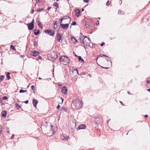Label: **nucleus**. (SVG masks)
Masks as SVG:
<instances>
[{"label":"nucleus","mask_w":150,"mask_h":150,"mask_svg":"<svg viewBox=\"0 0 150 150\" xmlns=\"http://www.w3.org/2000/svg\"><path fill=\"white\" fill-rule=\"evenodd\" d=\"M76 24V23L75 22H73L71 24V25H75Z\"/></svg>","instance_id":"36"},{"label":"nucleus","mask_w":150,"mask_h":150,"mask_svg":"<svg viewBox=\"0 0 150 150\" xmlns=\"http://www.w3.org/2000/svg\"><path fill=\"white\" fill-rule=\"evenodd\" d=\"M74 13L76 16L78 17L79 16L80 11L78 9H76L74 11Z\"/></svg>","instance_id":"11"},{"label":"nucleus","mask_w":150,"mask_h":150,"mask_svg":"<svg viewBox=\"0 0 150 150\" xmlns=\"http://www.w3.org/2000/svg\"><path fill=\"white\" fill-rule=\"evenodd\" d=\"M27 92V91L24 90H22V89L20 90L19 91V92L20 93H23V92Z\"/></svg>","instance_id":"26"},{"label":"nucleus","mask_w":150,"mask_h":150,"mask_svg":"<svg viewBox=\"0 0 150 150\" xmlns=\"http://www.w3.org/2000/svg\"><path fill=\"white\" fill-rule=\"evenodd\" d=\"M79 61L81 60V61L83 62L84 61L82 59L81 57V56L79 57Z\"/></svg>","instance_id":"30"},{"label":"nucleus","mask_w":150,"mask_h":150,"mask_svg":"<svg viewBox=\"0 0 150 150\" xmlns=\"http://www.w3.org/2000/svg\"><path fill=\"white\" fill-rule=\"evenodd\" d=\"M51 127L53 131V133H55V130L57 129V128L56 127L53 128V127L52 125H51Z\"/></svg>","instance_id":"19"},{"label":"nucleus","mask_w":150,"mask_h":150,"mask_svg":"<svg viewBox=\"0 0 150 150\" xmlns=\"http://www.w3.org/2000/svg\"><path fill=\"white\" fill-rule=\"evenodd\" d=\"M99 19H100V18H99Z\"/></svg>","instance_id":"63"},{"label":"nucleus","mask_w":150,"mask_h":150,"mask_svg":"<svg viewBox=\"0 0 150 150\" xmlns=\"http://www.w3.org/2000/svg\"><path fill=\"white\" fill-rule=\"evenodd\" d=\"M21 57L22 58H23L24 57V56L23 55H21Z\"/></svg>","instance_id":"52"},{"label":"nucleus","mask_w":150,"mask_h":150,"mask_svg":"<svg viewBox=\"0 0 150 150\" xmlns=\"http://www.w3.org/2000/svg\"><path fill=\"white\" fill-rule=\"evenodd\" d=\"M129 132V131H128V132H127V134H128V133Z\"/></svg>","instance_id":"59"},{"label":"nucleus","mask_w":150,"mask_h":150,"mask_svg":"<svg viewBox=\"0 0 150 150\" xmlns=\"http://www.w3.org/2000/svg\"><path fill=\"white\" fill-rule=\"evenodd\" d=\"M107 58H107V59H106V60H107V62H109V60H108V57H107Z\"/></svg>","instance_id":"53"},{"label":"nucleus","mask_w":150,"mask_h":150,"mask_svg":"<svg viewBox=\"0 0 150 150\" xmlns=\"http://www.w3.org/2000/svg\"><path fill=\"white\" fill-rule=\"evenodd\" d=\"M39 54V52L36 51H34L31 52V54L32 55L35 57L38 55Z\"/></svg>","instance_id":"9"},{"label":"nucleus","mask_w":150,"mask_h":150,"mask_svg":"<svg viewBox=\"0 0 150 150\" xmlns=\"http://www.w3.org/2000/svg\"><path fill=\"white\" fill-rule=\"evenodd\" d=\"M45 33L51 36H53L54 34V31L50 30H46L45 31Z\"/></svg>","instance_id":"5"},{"label":"nucleus","mask_w":150,"mask_h":150,"mask_svg":"<svg viewBox=\"0 0 150 150\" xmlns=\"http://www.w3.org/2000/svg\"><path fill=\"white\" fill-rule=\"evenodd\" d=\"M64 19H65V18L64 17V18H62V19H60V21H61V22H60V25H61V23H62V21H64Z\"/></svg>","instance_id":"29"},{"label":"nucleus","mask_w":150,"mask_h":150,"mask_svg":"<svg viewBox=\"0 0 150 150\" xmlns=\"http://www.w3.org/2000/svg\"><path fill=\"white\" fill-rule=\"evenodd\" d=\"M38 58L39 59H41L42 58V57H41V56H39V57H38Z\"/></svg>","instance_id":"44"},{"label":"nucleus","mask_w":150,"mask_h":150,"mask_svg":"<svg viewBox=\"0 0 150 150\" xmlns=\"http://www.w3.org/2000/svg\"><path fill=\"white\" fill-rule=\"evenodd\" d=\"M31 88L32 90L33 91L35 90V87L34 86H31Z\"/></svg>","instance_id":"35"},{"label":"nucleus","mask_w":150,"mask_h":150,"mask_svg":"<svg viewBox=\"0 0 150 150\" xmlns=\"http://www.w3.org/2000/svg\"><path fill=\"white\" fill-rule=\"evenodd\" d=\"M128 93L129 94H130V93L129 92H128Z\"/></svg>","instance_id":"55"},{"label":"nucleus","mask_w":150,"mask_h":150,"mask_svg":"<svg viewBox=\"0 0 150 150\" xmlns=\"http://www.w3.org/2000/svg\"><path fill=\"white\" fill-rule=\"evenodd\" d=\"M7 112L6 111L4 110L2 112V116L3 117H6V116Z\"/></svg>","instance_id":"15"},{"label":"nucleus","mask_w":150,"mask_h":150,"mask_svg":"<svg viewBox=\"0 0 150 150\" xmlns=\"http://www.w3.org/2000/svg\"><path fill=\"white\" fill-rule=\"evenodd\" d=\"M68 89L65 86H64L62 89L61 91L62 93L65 95H66L67 93Z\"/></svg>","instance_id":"6"},{"label":"nucleus","mask_w":150,"mask_h":150,"mask_svg":"<svg viewBox=\"0 0 150 150\" xmlns=\"http://www.w3.org/2000/svg\"><path fill=\"white\" fill-rule=\"evenodd\" d=\"M33 105L35 108H36V105L38 103V102L35 99H34L33 100Z\"/></svg>","instance_id":"16"},{"label":"nucleus","mask_w":150,"mask_h":150,"mask_svg":"<svg viewBox=\"0 0 150 150\" xmlns=\"http://www.w3.org/2000/svg\"><path fill=\"white\" fill-rule=\"evenodd\" d=\"M71 21V19L69 17H68L67 18H65V19L64 21V23H69Z\"/></svg>","instance_id":"10"},{"label":"nucleus","mask_w":150,"mask_h":150,"mask_svg":"<svg viewBox=\"0 0 150 150\" xmlns=\"http://www.w3.org/2000/svg\"><path fill=\"white\" fill-rule=\"evenodd\" d=\"M147 90L149 91H150V89H147Z\"/></svg>","instance_id":"54"},{"label":"nucleus","mask_w":150,"mask_h":150,"mask_svg":"<svg viewBox=\"0 0 150 150\" xmlns=\"http://www.w3.org/2000/svg\"><path fill=\"white\" fill-rule=\"evenodd\" d=\"M8 99V98L6 96H4L3 97V99L4 100H6Z\"/></svg>","instance_id":"31"},{"label":"nucleus","mask_w":150,"mask_h":150,"mask_svg":"<svg viewBox=\"0 0 150 150\" xmlns=\"http://www.w3.org/2000/svg\"><path fill=\"white\" fill-rule=\"evenodd\" d=\"M83 42L85 46H88L90 47L93 46V44L90 38L86 36L85 37L83 40Z\"/></svg>","instance_id":"2"},{"label":"nucleus","mask_w":150,"mask_h":150,"mask_svg":"<svg viewBox=\"0 0 150 150\" xmlns=\"http://www.w3.org/2000/svg\"><path fill=\"white\" fill-rule=\"evenodd\" d=\"M43 9L42 8H39L38 9V11H42V10H43Z\"/></svg>","instance_id":"33"},{"label":"nucleus","mask_w":150,"mask_h":150,"mask_svg":"<svg viewBox=\"0 0 150 150\" xmlns=\"http://www.w3.org/2000/svg\"><path fill=\"white\" fill-rule=\"evenodd\" d=\"M40 32V30H38L37 32H35L34 34L36 35H38L39 34Z\"/></svg>","instance_id":"25"},{"label":"nucleus","mask_w":150,"mask_h":150,"mask_svg":"<svg viewBox=\"0 0 150 150\" xmlns=\"http://www.w3.org/2000/svg\"><path fill=\"white\" fill-rule=\"evenodd\" d=\"M85 26L87 28H89V25L88 23L85 24Z\"/></svg>","instance_id":"34"},{"label":"nucleus","mask_w":150,"mask_h":150,"mask_svg":"<svg viewBox=\"0 0 150 150\" xmlns=\"http://www.w3.org/2000/svg\"><path fill=\"white\" fill-rule=\"evenodd\" d=\"M53 5L54 6H56L57 8H58L59 7V4L58 3H57L56 2H55L54 3Z\"/></svg>","instance_id":"23"},{"label":"nucleus","mask_w":150,"mask_h":150,"mask_svg":"<svg viewBox=\"0 0 150 150\" xmlns=\"http://www.w3.org/2000/svg\"><path fill=\"white\" fill-rule=\"evenodd\" d=\"M105 57L108 58H109V57L107 56H106L105 55L103 54H100L98 56V57L97 59L98 58H99L100 57Z\"/></svg>","instance_id":"18"},{"label":"nucleus","mask_w":150,"mask_h":150,"mask_svg":"<svg viewBox=\"0 0 150 150\" xmlns=\"http://www.w3.org/2000/svg\"><path fill=\"white\" fill-rule=\"evenodd\" d=\"M45 123H46V124H47L48 122H45Z\"/></svg>","instance_id":"58"},{"label":"nucleus","mask_w":150,"mask_h":150,"mask_svg":"<svg viewBox=\"0 0 150 150\" xmlns=\"http://www.w3.org/2000/svg\"><path fill=\"white\" fill-rule=\"evenodd\" d=\"M27 25L28 29L29 30H32L34 28V24H32L29 23Z\"/></svg>","instance_id":"13"},{"label":"nucleus","mask_w":150,"mask_h":150,"mask_svg":"<svg viewBox=\"0 0 150 150\" xmlns=\"http://www.w3.org/2000/svg\"><path fill=\"white\" fill-rule=\"evenodd\" d=\"M118 13L119 14H123V13H124V12L123 11H118Z\"/></svg>","instance_id":"28"},{"label":"nucleus","mask_w":150,"mask_h":150,"mask_svg":"<svg viewBox=\"0 0 150 150\" xmlns=\"http://www.w3.org/2000/svg\"><path fill=\"white\" fill-rule=\"evenodd\" d=\"M57 11V9H56V10H55V11Z\"/></svg>","instance_id":"61"},{"label":"nucleus","mask_w":150,"mask_h":150,"mask_svg":"<svg viewBox=\"0 0 150 150\" xmlns=\"http://www.w3.org/2000/svg\"><path fill=\"white\" fill-rule=\"evenodd\" d=\"M4 78V76L3 75H0V82L3 80Z\"/></svg>","instance_id":"22"},{"label":"nucleus","mask_w":150,"mask_h":150,"mask_svg":"<svg viewBox=\"0 0 150 150\" xmlns=\"http://www.w3.org/2000/svg\"><path fill=\"white\" fill-rule=\"evenodd\" d=\"M59 60L62 64L65 65H68L69 63V60L66 56H63L59 58Z\"/></svg>","instance_id":"3"},{"label":"nucleus","mask_w":150,"mask_h":150,"mask_svg":"<svg viewBox=\"0 0 150 150\" xmlns=\"http://www.w3.org/2000/svg\"><path fill=\"white\" fill-rule=\"evenodd\" d=\"M61 139L64 141H67L68 140L69 138L68 136L65 134L61 135L60 136Z\"/></svg>","instance_id":"4"},{"label":"nucleus","mask_w":150,"mask_h":150,"mask_svg":"<svg viewBox=\"0 0 150 150\" xmlns=\"http://www.w3.org/2000/svg\"><path fill=\"white\" fill-rule=\"evenodd\" d=\"M97 22H98V23H97V25H99V21H98Z\"/></svg>","instance_id":"47"},{"label":"nucleus","mask_w":150,"mask_h":150,"mask_svg":"<svg viewBox=\"0 0 150 150\" xmlns=\"http://www.w3.org/2000/svg\"><path fill=\"white\" fill-rule=\"evenodd\" d=\"M10 74V73L8 72L6 75V77L8 78V80H9L10 78V77L9 76Z\"/></svg>","instance_id":"24"},{"label":"nucleus","mask_w":150,"mask_h":150,"mask_svg":"<svg viewBox=\"0 0 150 150\" xmlns=\"http://www.w3.org/2000/svg\"><path fill=\"white\" fill-rule=\"evenodd\" d=\"M121 102V103H122V102Z\"/></svg>","instance_id":"62"},{"label":"nucleus","mask_w":150,"mask_h":150,"mask_svg":"<svg viewBox=\"0 0 150 150\" xmlns=\"http://www.w3.org/2000/svg\"><path fill=\"white\" fill-rule=\"evenodd\" d=\"M103 67V68H104L106 69H108L109 68L108 67Z\"/></svg>","instance_id":"51"},{"label":"nucleus","mask_w":150,"mask_h":150,"mask_svg":"<svg viewBox=\"0 0 150 150\" xmlns=\"http://www.w3.org/2000/svg\"><path fill=\"white\" fill-rule=\"evenodd\" d=\"M104 44L105 43L104 42H103L100 45L101 46H103Z\"/></svg>","instance_id":"41"},{"label":"nucleus","mask_w":150,"mask_h":150,"mask_svg":"<svg viewBox=\"0 0 150 150\" xmlns=\"http://www.w3.org/2000/svg\"><path fill=\"white\" fill-rule=\"evenodd\" d=\"M71 39L72 41L74 42V40L75 41V42H78V41L74 37H72L71 38Z\"/></svg>","instance_id":"20"},{"label":"nucleus","mask_w":150,"mask_h":150,"mask_svg":"<svg viewBox=\"0 0 150 150\" xmlns=\"http://www.w3.org/2000/svg\"><path fill=\"white\" fill-rule=\"evenodd\" d=\"M36 23L38 24L39 27L40 28H42V23H41V22H40L39 21H36Z\"/></svg>","instance_id":"17"},{"label":"nucleus","mask_w":150,"mask_h":150,"mask_svg":"<svg viewBox=\"0 0 150 150\" xmlns=\"http://www.w3.org/2000/svg\"><path fill=\"white\" fill-rule=\"evenodd\" d=\"M34 19H33L32 21V22L31 23H30L32 24H34Z\"/></svg>","instance_id":"39"},{"label":"nucleus","mask_w":150,"mask_h":150,"mask_svg":"<svg viewBox=\"0 0 150 150\" xmlns=\"http://www.w3.org/2000/svg\"><path fill=\"white\" fill-rule=\"evenodd\" d=\"M83 1L85 3H88V2L89 0H83Z\"/></svg>","instance_id":"37"},{"label":"nucleus","mask_w":150,"mask_h":150,"mask_svg":"<svg viewBox=\"0 0 150 150\" xmlns=\"http://www.w3.org/2000/svg\"><path fill=\"white\" fill-rule=\"evenodd\" d=\"M51 8V7H48V8H47V9H48V10H50V9Z\"/></svg>","instance_id":"48"},{"label":"nucleus","mask_w":150,"mask_h":150,"mask_svg":"<svg viewBox=\"0 0 150 150\" xmlns=\"http://www.w3.org/2000/svg\"><path fill=\"white\" fill-rule=\"evenodd\" d=\"M34 12V10H33L32 11H31V13H33Z\"/></svg>","instance_id":"50"},{"label":"nucleus","mask_w":150,"mask_h":150,"mask_svg":"<svg viewBox=\"0 0 150 150\" xmlns=\"http://www.w3.org/2000/svg\"><path fill=\"white\" fill-rule=\"evenodd\" d=\"M146 82L147 83H150V81H148V80H147Z\"/></svg>","instance_id":"43"},{"label":"nucleus","mask_w":150,"mask_h":150,"mask_svg":"<svg viewBox=\"0 0 150 150\" xmlns=\"http://www.w3.org/2000/svg\"><path fill=\"white\" fill-rule=\"evenodd\" d=\"M15 105L16 107H18L19 108L20 107V106L18 103H16L15 104Z\"/></svg>","instance_id":"32"},{"label":"nucleus","mask_w":150,"mask_h":150,"mask_svg":"<svg viewBox=\"0 0 150 150\" xmlns=\"http://www.w3.org/2000/svg\"><path fill=\"white\" fill-rule=\"evenodd\" d=\"M95 122L97 125L100 124L101 122V121L100 120L99 118L96 119Z\"/></svg>","instance_id":"14"},{"label":"nucleus","mask_w":150,"mask_h":150,"mask_svg":"<svg viewBox=\"0 0 150 150\" xmlns=\"http://www.w3.org/2000/svg\"><path fill=\"white\" fill-rule=\"evenodd\" d=\"M110 3L109 1H108L106 3V5L107 6H108L110 4Z\"/></svg>","instance_id":"38"},{"label":"nucleus","mask_w":150,"mask_h":150,"mask_svg":"<svg viewBox=\"0 0 150 150\" xmlns=\"http://www.w3.org/2000/svg\"><path fill=\"white\" fill-rule=\"evenodd\" d=\"M14 136V134H13V135H12V136L11 137V139H12L13 138Z\"/></svg>","instance_id":"45"},{"label":"nucleus","mask_w":150,"mask_h":150,"mask_svg":"<svg viewBox=\"0 0 150 150\" xmlns=\"http://www.w3.org/2000/svg\"><path fill=\"white\" fill-rule=\"evenodd\" d=\"M84 9L82 8V11H84Z\"/></svg>","instance_id":"57"},{"label":"nucleus","mask_w":150,"mask_h":150,"mask_svg":"<svg viewBox=\"0 0 150 150\" xmlns=\"http://www.w3.org/2000/svg\"><path fill=\"white\" fill-rule=\"evenodd\" d=\"M24 102L26 104H28V100H27L25 101Z\"/></svg>","instance_id":"40"},{"label":"nucleus","mask_w":150,"mask_h":150,"mask_svg":"<svg viewBox=\"0 0 150 150\" xmlns=\"http://www.w3.org/2000/svg\"><path fill=\"white\" fill-rule=\"evenodd\" d=\"M72 72H74L76 73L78 75L79 74L78 71L77 69H74L72 71Z\"/></svg>","instance_id":"21"},{"label":"nucleus","mask_w":150,"mask_h":150,"mask_svg":"<svg viewBox=\"0 0 150 150\" xmlns=\"http://www.w3.org/2000/svg\"><path fill=\"white\" fill-rule=\"evenodd\" d=\"M148 117V115H145V116H144L145 117Z\"/></svg>","instance_id":"46"},{"label":"nucleus","mask_w":150,"mask_h":150,"mask_svg":"<svg viewBox=\"0 0 150 150\" xmlns=\"http://www.w3.org/2000/svg\"><path fill=\"white\" fill-rule=\"evenodd\" d=\"M86 126L85 125H79L77 128V129L80 130L81 129H84L86 128Z\"/></svg>","instance_id":"8"},{"label":"nucleus","mask_w":150,"mask_h":150,"mask_svg":"<svg viewBox=\"0 0 150 150\" xmlns=\"http://www.w3.org/2000/svg\"><path fill=\"white\" fill-rule=\"evenodd\" d=\"M61 26L62 28L64 29H67L69 26V24L68 23L67 24H63L61 23Z\"/></svg>","instance_id":"7"},{"label":"nucleus","mask_w":150,"mask_h":150,"mask_svg":"<svg viewBox=\"0 0 150 150\" xmlns=\"http://www.w3.org/2000/svg\"><path fill=\"white\" fill-rule=\"evenodd\" d=\"M56 23H55V24H54V25H55V24H56Z\"/></svg>","instance_id":"64"},{"label":"nucleus","mask_w":150,"mask_h":150,"mask_svg":"<svg viewBox=\"0 0 150 150\" xmlns=\"http://www.w3.org/2000/svg\"><path fill=\"white\" fill-rule=\"evenodd\" d=\"M11 48L13 50H16V48H15V47L13 45H11Z\"/></svg>","instance_id":"27"},{"label":"nucleus","mask_w":150,"mask_h":150,"mask_svg":"<svg viewBox=\"0 0 150 150\" xmlns=\"http://www.w3.org/2000/svg\"><path fill=\"white\" fill-rule=\"evenodd\" d=\"M59 108H60V105H58L57 107V109H59Z\"/></svg>","instance_id":"42"},{"label":"nucleus","mask_w":150,"mask_h":150,"mask_svg":"<svg viewBox=\"0 0 150 150\" xmlns=\"http://www.w3.org/2000/svg\"><path fill=\"white\" fill-rule=\"evenodd\" d=\"M62 38L61 35L59 33H57L56 38V39L59 42Z\"/></svg>","instance_id":"12"},{"label":"nucleus","mask_w":150,"mask_h":150,"mask_svg":"<svg viewBox=\"0 0 150 150\" xmlns=\"http://www.w3.org/2000/svg\"><path fill=\"white\" fill-rule=\"evenodd\" d=\"M61 99H62V102H63V101H64V99H63V98H62V97L61 98Z\"/></svg>","instance_id":"49"},{"label":"nucleus","mask_w":150,"mask_h":150,"mask_svg":"<svg viewBox=\"0 0 150 150\" xmlns=\"http://www.w3.org/2000/svg\"><path fill=\"white\" fill-rule=\"evenodd\" d=\"M38 79L40 80L42 79V78L41 77H39Z\"/></svg>","instance_id":"56"},{"label":"nucleus","mask_w":150,"mask_h":150,"mask_svg":"<svg viewBox=\"0 0 150 150\" xmlns=\"http://www.w3.org/2000/svg\"><path fill=\"white\" fill-rule=\"evenodd\" d=\"M72 103L75 108L78 109L81 108L83 105V103L81 101L78 99L74 101Z\"/></svg>","instance_id":"1"},{"label":"nucleus","mask_w":150,"mask_h":150,"mask_svg":"<svg viewBox=\"0 0 150 150\" xmlns=\"http://www.w3.org/2000/svg\"><path fill=\"white\" fill-rule=\"evenodd\" d=\"M110 120H110H109L108 121V122H109V121Z\"/></svg>","instance_id":"60"}]
</instances>
